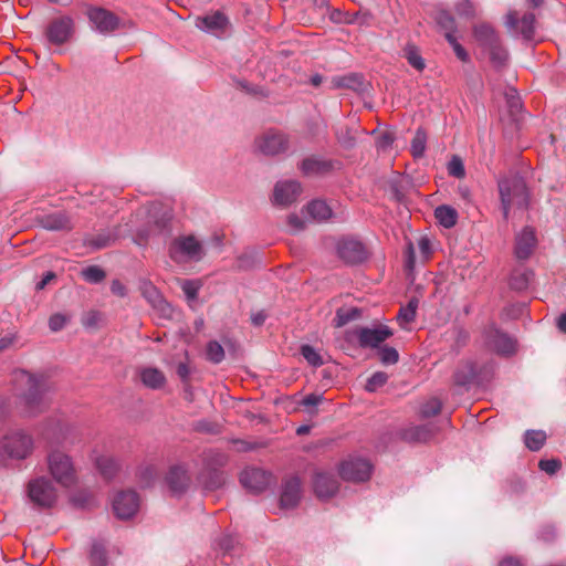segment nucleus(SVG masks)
I'll use <instances>...</instances> for the list:
<instances>
[{"mask_svg":"<svg viewBox=\"0 0 566 566\" xmlns=\"http://www.w3.org/2000/svg\"><path fill=\"white\" fill-rule=\"evenodd\" d=\"M534 273L530 269L516 268L512 271L510 276V287L514 291H525L532 282Z\"/></svg>","mask_w":566,"mask_h":566,"instance_id":"7c9ffc66","label":"nucleus"},{"mask_svg":"<svg viewBox=\"0 0 566 566\" xmlns=\"http://www.w3.org/2000/svg\"><path fill=\"white\" fill-rule=\"evenodd\" d=\"M165 481L174 495L184 494L191 485L188 465L185 463L171 465L166 473Z\"/></svg>","mask_w":566,"mask_h":566,"instance_id":"ddd939ff","label":"nucleus"},{"mask_svg":"<svg viewBox=\"0 0 566 566\" xmlns=\"http://www.w3.org/2000/svg\"><path fill=\"white\" fill-rule=\"evenodd\" d=\"M448 172L450 176L455 178H463L465 176V169L462 159L453 155L451 160L448 164Z\"/></svg>","mask_w":566,"mask_h":566,"instance_id":"603ef678","label":"nucleus"},{"mask_svg":"<svg viewBox=\"0 0 566 566\" xmlns=\"http://www.w3.org/2000/svg\"><path fill=\"white\" fill-rule=\"evenodd\" d=\"M195 430L202 433L218 434L221 432V426L217 422L200 420L195 424Z\"/></svg>","mask_w":566,"mask_h":566,"instance_id":"bf43d9fd","label":"nucleus"},{"mask_svg":"<svg viewBox=\"0 0 566 566\" xmlns=\"http://www.w3.org/2000/svg\"><path fill=\"white\" fill-rule=\"evenodd\" d=\"M537 247L535 229L526 226L515 235L514 254L518 260H527Z\"/></svg>","mask_w":566,"mask_h":566,"instance_id":"f3484780","label":"nucleus"},{"mask_svg":"<svg viewBox=\"0 0 566 566\" xmlns=\"http://www.w3.org/2000/svg\"><path fill=\"white\" fill-rule=\"evenodd\" d=\"M439 429L434 423L410 426L400 431V439L408 443H426L430 441Z\"/></svg>","mask_w":566,"mask_h":566,"instance_id":"4be33fe9","label":"nucleus"},{"mask_svg":"<svg viewBox=\"0 0 566 566\" xmlns=\"http://www.w3.org/2000/svg\"><path fill=\"white\" fill-rule=\"evenodd\" d=\"M535 14L532 12L525 13L521 21L518 20L517 13L511 11L506 15V25L509 28H518L522 35L526 40H531L534 35Z\"/></svg>","mask_w":566,"mask_h":566,"instance_id":"a878e982","label":"nucleus"},{"mask_svg":"<svg viewBox=\"0 0 566 566\" xmlns=\"http://www.w3.org/2000/svg\"><path fill=\"white\" fill-rule=\"evenodd\" d=\"M199 287H200V285L197 282H195V281L184 280L181 282V289H182V291L186 294L188 300H196L197 298Z\"/></svg>","mask_w":566,"mask_h":566,"instance_id":"e2e57ef3","label":"nucleus"},{"mask_svg":"<svg viewBox=\"0 0 566 566\" xmlns=\"http://www.w3.org/2000/svg\"><path fill=\"white\" fill-rule=\"evenodd\" d=\"M240 482L249 492L259 494L274 482V478L271 472L263 469L247 468L240 474Z\"/></svg>","mask_w":566,"mask_h":566,"instance_id":"9b49d317","label":"nucleus"},{"mask_svg":"<svg viewBox=\"0 0 566 566\" xmlns=\"http://www.w3.org/2000/svg\"><path fill=\"white\" fill-rule=\"evenodd\" d=\"M308 214L316 221H326L332 217V209L323 200H313L306 207Z\"/></svg>","mask_w":566,"mask_h":566,"instance_id":"e433bc0d","label":"nucleus"},{"mask_svg":"<svg viewBox=\"0 0 566 566\" xmlns=\"http://www.w3.org/2000/svg\"><path fill=\"white\" fill-rule=\"evenodd\" d=\"M87 17L95 29L102 33L113 32L119 25L118 17L103 8H90Z\"/></svg>","mask_w":566,"mask_h":566,"instance_id":"6ab92c4d","label":"nucleus"},{"mask_svg":"<svg viewBox=\"0 0 566 566\" xmlns=\"http://www.w3.org/2000/svg\"><path fill=\"white\" fill-rule=\"evenodd\" d=\"M546 433L542 430H528L525 433V446L531 451H538L546 441Z\"/></svg>","mask_w":566,"mask_h":566,"instance_id":"58836bf2","label":"nucleus"},{"mask_svg":"<svg viewBox=\"0 0 566 566\" xmlns=\"http://www.w3.org/2000/svg\"><path fill=\"white\" fill-rule=\"evenodd\" d=\"M491 366L484 364L479 366L476 361L467 359L461 361L453 375L454 384L458 386H467L474 381H482L488 378Z\"/></svg>","mask_w":566,"mask_h":566,"instance_id":"423d86ee","label":"nucleus"},{"mask_svg":"<svg viewBox=\"0 0 566 566\" xmlns=\"http://www.w3.org/2000/svg\"><path fill=\"white\" fill-rule=\"evenodd\" d=\"M228 24L227 17L220 11L213 14L200 17L197 19L196 25L203 31H220L224 30Z\"/></svg>","mask_w":566,"mask_h":566,"instance_id":"cd10ccee","label":"nucleus"},{"mask_svg":"<svg viewBox=\"0 0 566 566\" xmlns=\"http://www.w3.org/2000/svg\"><path fill=\"white\" fill-rule=\"evenodd\" d=\"M538 467L547 474H555L562 467V462L557 459L541 460Z\"/></svg>","mask_w":566,"mask_h":566,"instance_id":"0e129e2a","label":"nucleus"},{"mask_svg":"<svg viewBox=\"0 0 566 566\" xmlns=\"http://www.w3.org/2000/svg\"><path fill=\"white\" fill-rule=\"evenodd\" d=\"M415 318L416 314L412 313L411 310H409L407 306L401 307L397 316V319L401 326L411 323Z\"/></svg>","mask_w":566,"mask_h":566,"instance_id":"774afa93","label":"nucleus"},{"mask_svg":"<svg viewBox=\"0 0 566 566\" xmlns=\"http://www.w3.org/2000/svg\"><path fill=\"white\" fill-rule=\"evenodd\" d=\"M224 357V350L223 347L216 340H211L207 345V358L218 364L220 363Z\"/></svg>","mask_w":566,"mask_h":566,"instance_id":"3c124183","label":"nucleus"},{"mask_svg":"<svg viewBox=\"0 0 566 566\" xmlns=\"http://www.w3.org/2000/svg\"><path fill=\"white\" fill-rule=\"evenodd\" d=\"M379 359L385 365L396 364L399 359V354L394 347L384 346L378 350Z\"/></svg>","mask_w":566,"mask_h":566,"instance_id":"864d4df0","label":"nucleus"},{"mask_svg":"<svg viewBox=\"0 0 566 566\" xmlns=\"http://www.w3.org/2000/svg\"><path fill=\"white\" fill-rule=\"evenodd\" d=\"M473 34L476 41L485 49L500 41L494 28L488 23L476 24L473 29Z\"/></svg>","mask_w":566,"mask_h":566,"instance_id":"2f4dec72","label":"nucleus"},{"mask_svg":"<svg viewBox=\"0 0 566 566\" xmlns=\"http://www.w3.org/2000/svg\"><path fill=\"white\" fill-rule=\"evenodd\" d=\"M434 217L439 221L441 226L447 229H450L455 226L458 220V212L454 208L442 205L436 208Z\"/></svg>","mask_w":566,"mask_h":566,"instance_id":"f704fd0d","label":"nucleus"},{"mask_svg":"<svg viewBox=\"0 0 566 566\" xmlns=\"http://www.w3.org/2000/svg\"><path fill=\"white\" fill-rule=\"evenodd\" d=\"M14 387L28 416L35 417L48 409L49 401L44 395L49 386L43 375L19 370L14 374Z\"/></svg>","mask_w":566,"mask_h":566,"instance_id":"f257e3e1","label":"nucleus"},{"mask_svg":"<svg viewBox=\"0 0 566 566\" xmlns=\"http://www.w3.org/2000/svg\"><path fill=\"white\" fill-rule=\"evenodd\" d=\"M301 354L303 355V357L307 360V363L312 366H321L323 365V359L322 357L319 356L318 353H316V350L310 346V345H303L301 347Z\"/></svg>","mask_w":566,"mask_h":566,"instance_id":"6e6d98bb","label":"nucleus"},{"mask_svg":"<svg viewBox=\"0 0 566 566\" xmlns=\"http://www.w3.org/2000/svg\"><path fill=\"white\" fill-rule=\"evenodd\" d=\"M66 323L65 316L62 314H54L49 319V327L53 332H57L64 327Z\"/></svg>","mask_w":566,"mask_h":566,"instance_id":"338daca9","label":"nucleus"},{"mask_svg":"<svg viewBox=\"0 0 566 566\" xmlns=\"http://www.w3.org/2000/svg\"><path fill=\"white\" fill-rule=\"evenodd\" d=\"M90 563H91V566H106L107 565L106 549L102 543H99V542L93 543L91 552H90Z\"/></svg>","mask_w":566,"mask_h":566,"instance_id":"ea45409f","label":"nucleus"},{"mask_svg":"<svg viewBox=\"0 0 566 566\" xmlns=\"http://www.w3.org/2000/svg\"><path fill=\"white\" fill-rule=\"evenodd\" d=\"M403 55L408 63L418 72H422L426 69L424 60L415 44H407L403 49Z\"/></svg>","mask_w":566,"mask_h":566,"instance_id":"4c0bfd02","label":"nucleus"},{"mask_svg":"<svg viewBox=\"0 0 566 566\" xmlns=\"http://www.w3.org/2000/svg\"><path fill=\"white\" fill-rule=\"evenodd\" d=\"M504 220L509 219L513 207L526 209L528 207V191L526 184L518 175L504 176L497 181Z\"/></svg>","mask_w":566,"mask_h":566,"instance_id":"7ed1b4c3","label":"nucleus"},{"mask_svg":"<svg viewBox=\"0 0 566 566\" xmlns=\"http://www.w3.org/2000/svg\"><path fill=\"white\" fill-rule=\"evenodd\" d=\"M201 469L207 470H221L229 461L228 455L224 452L218 450H205L201 453Z\"/></svg>","mask_w":566,"mask_h":566,"instance_id":"c85d7f7f","label":"nucleus"},{"mask_svg":"<svg viewBox=\"0 0 566 566\" xmlns=\"http://www.w3.org/2000/svg\"><path fill=\"white\" fill-rule=\"evenodd\" d=\"M36 221L43 229L49 231L70 232L74 228L72 218L66 211L46 213L39 217Z\"/></svg>","mask_w":566,"mask_h":566,"instance_id":"412c9836","label":"nucleus"},{"mask_svg":"<svg viewBox=\"0 0 566 566\" xmlns=\"http://www.w3.org/2000/svg\"><path fill=\"white\" fill-rule=\"evenodd\" d=\"M355 133L356 132L349 127L340 128L336 134L338 143L346 149L353 148L356 144Z\"/></svg>","mask_w":566,"mask_h":566,"instance_id":"09e8293b","label":"nucleus"},{"mask_svg":"<svg viewBox=\"0 0 566 566\" xmlns=\"http://www.w3.org/2000/svg\"><path fill=\"white\" fill-rule=\"evenodd\" d=\"M158 470L154 464H144L138 469V478L139 481L148 486L150 485L157 478Z\"/></svg>","mask_w":566,"mask_h":566,"instance_id":"49530a36","label":"nucleus"},{"mask_svg":"<svg viewBox=\"0 0 566 566\" xmlns=\"http://www.w3.org/2000/svg\"><path fill=\"white\" fill-rule=\"evenodd\" d=\"M490 60L495 67H502L505 65L507 61V52L501 45V42H496L495 44L488 48Z\"/></svg>","mask_w":566,"mask_h":566,"instance_id":"a19ab883","label":"nucleus"},{"mask_svg":"<svg viewBox=\"0 0 566 566\" xmlns=\"http://www.w3.org/2000/svg\"><path fill=\"white\" fill-rule=\"evenodd\" d=\"M219 546L226 555L237 552L238 547L240 546V543L237 537L227 535L220 539Z\"/></svg>","mask_w":566,"mask_h":566,"instance_id":"680f3d73","label":"nucleus"},{"mask_svg":"<svg viewBox=\"0 0 566 566\" xmlns=\"http://www.w3.org/2000/svg\"><path fill=\"white\" fill-rule=\"evenodd\" d=\"M81 274L88 283H99L106 277L105 271L97 265H90L83 269Z\"/></svg>","mask_w":566,"mask_h":566,"instance_id":"a18cd8bd","label":"nucleus"},{"mask_svg":"<svg viewBox=\"0 0 566 566\" xmlns=\"http://www.w3.org/2000/svg\"><path fill=\"white\" fill-rule=\"evenodd\" d=\"M332 84L334 88H348L356 92L364 90L363 76L356 73L334 77Z\"/></svg>","mask_w":566,"mask_h":566,"instance_id":"72a5a7b5","label":"nucleus"},{"mask_svg":"<svg viewBox=\"0 0 566 566\" xmlns=\"http://www.w3.org/2000/svg\"><path fill=\"white\" fill-rule=\"evenodd\" d=\"M312 486L319 500H328L338 492L339 483L332 473L315 470L312 476Z\"/></svg>","mask_w":566,"mask_h":566,"instance_id":"dca6fc26","label":"nucleus"},{"mask_svg":"<svg viewBox=\"0 0 566 566\" xmlns=\"http://www.w3.org/2000/svg\"><path fill=\"white\" fill-rule=\"evenodd\" d=\"M506 103L510 108V112L515 115L521 112L522 109V102L520 96L517 95V92L514 88H510L505 93Z\"/></svg>","mask_w":566,"mask_h":566,"instance_id":"4d7b16f0","label":"nucleus"},{"mask_svg":"<svg viewBox=\"0 0 566 566\" xmlns=\"http://www.w3.org/2000/svg\"><path fill=\"white\" fill-rule=\"evenodd\" d=\"M427 145V133L418 128L411 142V154L415 158H421L424 155Z\"/></svg>","mask_w":566,"mask_h":566,"instance_id":"79ce46f5","label":"nucleus"},{"mask_svg":"<svg viewBox=\"0 0 566 566\" xmlns=\"http://www.w3.org/2000/svg\"><path fill=\"white\" fill-rule=\"evenodd\" d=\"M359 316H360V310H358L357 307H353V308H348V310L339 308L336 312L335 326L342 327V326L346 325L347 323H349L350 321L356 319Z\"/></svg>","mask_w":566,"mask_h":566,"instance_id":"c03bdc74","label":"nucleus"},{"mask_svg":"<svg viewBox=\"0 0 566 566\" xmlns=\"http://www.w3.org/2000/svg\"><path fill=\"white\" fill-rule=\"evenodd\" d=\"M437 23L447 32L453 34L455 31L454 18L447 11H441L437 15Z\"/></svg>","mask_w":566,"mask_h":566,"instance_id":"5fc2aeb1","label":"nucleus"},{"mask_svg":"<svg viewBox=\"0 0 566 566\" xmlns=\"http://www.w3.org/2000/svg\"><path fill=\"white\" fill-rule=\"evenodd\" d=\"M48 465L53 479L62 486L70 488L76 482V471L71 458L61 452L52 451L48 455Z\"/></svg>","mask_w":566,"mask_h":566,"instance_id":"39448f33","label":"nucleus"},{"mask_svg":"<svg viewBox=\"0 0 566 566\" xmlns=\"http://www.w3.org/2000/svg\"><path fill=\"white\" fill-rule=\"evenodd\" d=\"M447 41L449 42V44L452 46L455 55L458 56L459 60L465 62L469 57L467 51L464 50V48L457 41L455 36L450 33V32H447L444 34Z\"/></svg>","mask_w":566,"mask_h":566,"instance_id":"052dcab7","label":"nucleus"},{"mask_svg":"<svg viewBox=\"0 0 566 566\" xmlns=\"http://www.w3.org/2000/svg\"><path fill=\"white\" fill-rule=\"evenodd\" d=\"M140 291L143 296L151 304L154 308L158 310L164 316H170V305L150 282H143L140 285Z\"/></svg>","mask_w":566,"mask_h":566,"instance_id":"393cba45","label":"nucleus"},{"mask_svg":"<svg viewBox=\"0 0 566 566\" xmlns=\"http://www.w3.org/2000/svg\"><path fill=\"white\" fill-rule=\"evenodd\" d=\"M73 31V19L67 15H62L50 21L45 29V36L51 44L61 45L71 39Z\"/></svg>","mask_w":566,"mask_h":566,"instance_id":"f8f14e48","label":"nucleus"},{"mask_svg":"<svg viewBox=\"0 0 566 566\" xmlns=\"http://www.w3.org/2000/svg\"><path fill=\"white\" fill-rule=\"evenodd\" d=\"M338 258L347 264H358L367 260L368 251L365 244L352 237H343L336 243Z\"/></svg>","mask_w":566,"mask_h":566,"instance_id":"0eeeda50","label":"nucleus"},{"mask_svg":"<svg viewBox=\"0 0 566 566\" xmlns=\"http://www.w3.org/2000/svg\"><path fill=\"white\" fill-rule=\"evenodd\" d=\"M234 83L238 88L245 92L247 94L264 96V94L260 87H253L245 81L235 80Z\"/></svg>","mask_w":566,"mask_h":566,"instance_id":"69168bd1","label":"nucleus"},{"mask_svg":"<svg viewBox=\"0 0 566 566\" xmlns=\"http://www.w3.org/2000/svg\"><path fill=\"white\" fill-rule=\"evenodd\" d=\"M301 169L304 175H315L328 169V165L315 158H306L301 164Z\"/></svg>","mask_w":566,"mask_h":566,"instance_id":"37998d69","label":"nucleus"},{"mask_svg":"<svg viewBox=\"0 0 566 566\" xmlns=\"http://www.w3.org/2000/svg\"><path fill=\"white\" fill-rule=\"evenodd\" d=\"M99 474L107 481L113 480L120 471L119 462L111 455H101L95 460Z\"/></svg>","mask_w":566,"mask_h":566,"instance_id":"c756f323","label":"nucleus"},{"mask_svg":"<svg viewBox=\"0 0 566 566\" xmlns=\"http://www.w3.org/2000/svg\"><path fill=\"white\" fill-rule=\"evenodd\" d=\"M28 494L31 502L39 507H51L57 497L55 488L44 478L31 481Z\"/></svg>","mask_w":566,"mask_h":566,"instance_id":"1a4fd4ad","label":"nucleus"},{"mask_svg":"<svg viewBox=\"0 0 566 566\" xmlns=\"http://www.w3.org/2000/svg\"><path fill=\"white\" fill-rule=\"evenodd\" d=\"M388 380V375L384 371H377L373 374L366 385L365 389L369 392L376 391L378 388L382 387Z\"/></svg>","mask_w":566,"mask_h":566,"instance_id":"8fccbe9b","label":"nucleus"},{"mask_svg":"<svg viewBox=\"0 0 566 566\" xmlns=\"http://www.w3.org/2000/svg\"><path fill=\"white\" fill-rule=\"evenodd\" d=\"M198 481L207 490H217L226 484L227 476L222 470L201 469L198 473Z\"/></svg>","mask_w":566,"mask_h":566,"instance_id":"bb28decb","label":"nucleus"},{"mask_svg":"<svg viewBox=\"0 0 566 566\" xmlns=\"http://www.w3.org/2000/svg\"><path fill=\"white\" fill-rule=\"evenodd\" d=\"M139 509V496L135 491H122L113 500V511L120 520L133 517Z\"/></svg>","mask_w":566,"mask_h":566,"instance_id":"4468645a","label":"nucleus"},{"mask_svg":"<svg viewBox=\"0 0 566 566\" xmlns=\"http://www.w3.org/2000/svg\"><path fill=\"white\" fill-rule=\"evenodd\" d=\"M301 191V184L297 181H279L273 190V201L279 206H289L297 199Z\"/></svg>","mask_w":566,"mask_h":566,"instance_id":"5701e85b","label":"nucleus"},{"mask_svg":"<svg viewBox=\"0 0 566 566\" xmlns=\"http://www.w3.org/2000/svg\"><path fill=\"white\" fill-rule=\"evenodd\" d=\"M340 478L349 482H364L370 478L371 464L360 458H349L338 467Z\"/></svg>","mask_w":566,"mask_h":566,"instance_id":"9d476101","label":"nucleus"},{"mask_svg":"<svg viewBox=\"0 0 566 566\" xmlns=\"http://www.w3.org/2000/svg\"><path fill=\"white\" fill-rule=\"evenodd\" d=\"M103 321V314L98 311H88L82 318V324L86 328H97Z\"/></svg>","mask_w":566,"mask_h":566,"instance_id":"13d9d810","label":"nucleus"},{"mask_svg":"<svg viewBox=\"0 0 566 566\" xmlns=\"http://www.w3.org/2000/svg\"><path fill=\"white\" fill-rule=\"evenodd\" d=\"M33 449L34 439L30 432L21 428L9 429L0 438V463L7 458L24 460Z\"/></svg>","mask_w":566,"mask_h":566,"instance_id":"20e7f679","label":"nucleus"},{"mask_svg":"<svg viewBox=\"0 0 566 566\" xmlns=\"http://www.w3.org/2000/svg\"><path fill=\"white\" fill-rule=\"evenodd\" d=\"M302 497V481L297 475L286 476L282 481L280 507L291 510L298 505Z\"/></svg>","mask_w":566,"mask_h":566,"instance_id":"2eb2a0df","label":"nucleus"},{"mask_svg":"<svg viewBox=\"0 0 566 566\" xmlns=\"http://www.w3.org/2000/svg\"><path fill=\"white\" fill-rule=\"evenodd\" d=\"M144 214H146L147 223L136 231L134 239L138 245H145L151 237L169 231L172 220L171 209L159 202L151 203L146 212L138 210L135 217Z\"/></svg>","mask_w":566,"mask_h":566,"instance_id":"f03ea898","label":"nucleus"},{"mask_svg":"<svg viewBox=\"0 0 566 566\" xmlns=\"http://www.w3.org/2000/svg\"><path fill=\"white\" fill-rule=\"evenodd\" d=\"M485 346L499 355H512L516 350V340L494 325H489L483 332Z\"/></svg>","mask_w":566,"mask_h":566,"instance_id":"6e6552de","label":"nucleus"},{"mask_svg":"<svg viewBox=\"0 0 566 566\" xmlns=\"http://www.w3.org/2000/svg\"><path fill=\"white\" fill-rule=\"evenodd\" d=\"M441 401L438 398L432 397L421 406L420 416L422 418H430L437 416L441 411Z\"/></svg>","mask_w":566,"mask_h":566,"instance_id":"de8ad7c7","label":"nucleus"},{"mask_svg":"<svg viewBox=\"0 0 566 566\" xmlns=\"http://www.w3.org/2000/svg\"><path fill=\"white\" fill-rule=\"evenodd\" d=\"M390 336H392V332L388 326H379L377 328L363 327L357 331L358 342L361 347H377Z\"/></svg>","mask_w":566,"mask_h":566,"instance_id":"b1692460","label":"nucleus"},{"mask_svg":"<svg viewBox=\"0 0 566 566\" xmlns=\"http://www.w3.org/2000/svg\"><path fill=\"white\" fill-rule=\"evenodd\" d=\"M255 143L258 149L266 156L277 155L285 151L289 147V140L286 136L282 133L272 130L262 135L256 139Z\"/></svg>","mask_w":566,"mask_h":566,"instance_id":"a211bd4d","label":"nucleus"},{"mask_svg":"<svg viewBox=\"0 0 566 566\" xmlns=\"http://www.w3.org/2000/svg\"><path fill=\"white\" fill-rule=\"evenodd\" d=\"M118 238L119 233L115 229L112 232L99 233L95 237L87 238L84 240V244L98 250L112 245Z\"/></svg>","mask_w":566,"mask_h":566,"instance_id":"c9c22d12","label":"nucleus"},{"mask_svg":"<svg viewBox=\"0 0 566 566\" xmlns=\"http://www.w3.org/2000/svg\"><path fill=\"white\" fill-rule=\"evenodd\" d=\"M142 382L150 389H160L166 384V377L161 370L155 367H147L140 371Z\"/></svg>","mask_w":566,"mask_h":566,"instance_id":"473e14b6","label":"nucleus"},{"mask_svg":"<svg viewBox=\"0 0 566 566\" xmlns=\"http://www.w3.org/2000/svg\"><path fill=\"white\" fill-rule=\"evenodd\" d=\"M169 253L174 260H177L178 253L185 254L192 260H200L202 247L195 237L188 235L176 239L170 247Z\"/></svg>","mask_w":566,"mask_h":566,"instance_id":"aec40b11","label":"nucleus"}]
</instances>
